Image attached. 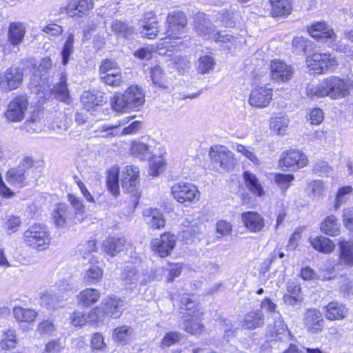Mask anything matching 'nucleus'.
Here are the masks:
<instances>
[{
    "label": "nucleus",
    "instance_id": "nucleus-1",
    "mask_svg": "<svg viewBox=\"0 0 353 353\" xmlns=\"http://www.w3.org/2000/svg\"><path fill=\"white\" fill-rule=\"evenodd\" d=\"M352 89V79L332 75L324 79L318 85L312 86L308 92L312 96L328 97L331 99L337 100L349 96Z\"/></svg>",
    "mask_w": 353,
    "mask_h": 353
},
{
    "label": "nucleus",
    "instance_id": "nucleus-2",
    "mask_svg": "<svg viewBox=\"0 0 353 353\" xmlns=\"http://www.w3.org/2000/svg\"><path fill=\"white\" fill-rule=\"evenodd\" d=\"M42 167L31 157H26L6 174V181L12 186L22 188L36 180L41 174Z\"/></svg>",
    "mask_w": 353,
    "mask_h": 353
},
{
    "label": "nucleus",
    "instance_id": "nucleus-3",
    "mask_svg": "<svg viewBox=\"0 0 353 353\" xmlns=\"http://www.w3.org/2000/svg\"><path fill=\"white\" fill-rule=\"evenodd\" d=\"M145 103V94L137 85L129 87L123 94H116L111 101L112 108L119 112L135 110Z\"/></svg>",
    "mask_w": 353,
    "mask_h": 353
},
{
    "label": "nucleus",
    "instance_id": "nucleus-4",
    "mask_svg": "<svg viewBox=\"0 0 353 353\" xmlns=\"http://www.w3.org/2000/svg\"><path fill=\"white\" fill-rule=\"evenodd\" d=\"M22 238L28 248L38 252L48 249L51 243L50 233L48 227L41 223L30 225L23 233Z\"/></svg>",
    "mask_w": 353,
    "mask_h": 353
},
{
    "label": "nucleus",
    "instance_id": "nucleus-5",
    "mask_svg": "<svg viewBox=\"0 0 353 353\" xmlns=\"http://www.w3.org/2000/svg\"><path fill=\"white\" fill-rule=\"evenodd\" d=\"M125 305V300L114 295L107 296L102 300L99 306L91 310L92 315H94L92 320L102 321L105 316L117 319L122 314Z\"/></svg>",
    "mask_w": 353,
    "mask_h": 353
},
{
    "label": "nucleus",
    "instance_id": "nucleus-6",
    "mask_svg": "<svg viewBox=\"0 0 353 353\" xmlns=\"http://www.w3.org/2000/svg\"><path fill=\"white\" fill-rule=\"evenodd\" d=\"M166 23V34L169 37L168 39H180L185 32L188 23L187 17L183 12L174 10L168 14ZM167 37L161 39V41L163 40V41L159 45L163 46V48H168L169 46L168 44L170 41H167Z\"/></svg>",
    "mask_w": 353,
    "mask_h": 353
},
{
    "label": "nucleus",
    "instance_id": "nucleus-7",
    "mask_svg": "<svg viewBox=\"0 0 353 353\" xmlns=\"http://www.w3.org/2000/svg\"><path fill=\"white\" fill-rule=\"evenodd\" d=\"M209 156L212 166L219 172L232 170L235 164L233 152L225 146L211 148Z\"/></svg>",
    "mask_w": 353,
    "mask_h": 353
},
{
    "label": "nucleus",
    "instance_id": "nucleus-8",
    "mask_svg": "<svg viewBox=\"0 0 353 353\" xmlns=\"http://www.w3.org/2000/svg\"><path fill=\"white\" fill-rule=\"evenodd\" d=\"M121 276L123 284L130 288H135L138 284L145 285L152 280H159L156 276L147 271L139 270L133 265H126Z\"/></svg>",
    "mask_w": 353,
    "mask_h": 353
},
{
    "label": "nucleus",
    "instance_id": "nucleus-9",
    "mask_svg": "<svg viewBox=\"0 0 353 353\" xmlns=\"http://www.w3.org/2000/svg\"><path fill=\"white\" fill-rule=\"evenodd\" d=\"M272 97L273 89L270 83H260L252 89L248 102L256 108H264L270 105Z\"/></svg>",
    "mask_w": 353,
    "mask_h": 353
},
{
    "label": "nucleus",
    "instance_id": "nucleus-10",
    "mask_svg": "<svg viewBox=\"0 0 353 353\" xmlns=\"http://www.w3.org/2000/svg\"><path fill=\"white\" fill-rule=\"evenodd\" d=\"M29 103L25 95H19L14 98L9 103L5 117L11 122H20L24 119Z\"/></svg>",
    "mask_w": 353,
    "mask_h": 353
},
{
    "label": "nucleus",
    "instance_id": "nucleus-11",
    "mask_svg": "<svg viewBox=\"0 0 353 353\" xmlns=\"http://www.w3.org/2000/svg\"><path fill=\"white\" fill-rule=\"evenodd\" d=\"M23 81V72L18 67H10L0 73V89L6 92L17 89Z\"/></svg>",
    "mask_w": 353,
    "mask_h": 353
},
{
    "label": "nucleus",
    "instance_id": "nucleus-12",
    "mask_svg": "<svg viewBox=\"0 0 353 353\" xmlns=\"http://www.w3.org/2000/svg\"><path fill=\"white\" fill-rule=\"evenodd\" d=\"M172 194L178 202L185 203L198 199L199 192L192 183L179 182L172 187Z\"/></svg>",
    "mask_w": 353,
    "mask_h": 353
},
{
    "label": "nucleus",
    "instance_id": "nucleus-13",
    "mask_svg": "<svg viewBox=\"0 0 353 353\" xmlns=\"http://www.w3.org/2000/svg\"><path fill=\"white\" fill-rule=\"evenodd\" d=\"M307 66L314 72L323 73L336 64L334 57H331L330 54L314 52L307 59Z\"/></svg>",
    "mask_w": 353,
    "mask_h": 353
},
{
    "label": "nucleus",
    "instance_id": "nucleus-14",
    "mask_svg": "<svg viewBox=\"0 0 353 353\" xmlns=\"http://www.w3.org/2000/svg\"><path fill=\"white\" fill-rule=\"evenodd\" d=\"M176 240L175 235L165 232L151 241V248L159 256L165 257L170 255L174 248Z\"/></svg>",
    "mask_w": 353,
    "mask_h": 353
},
{
    "label": "nucleus",
    "instance_id": "nucleus-15",
    "mask_svg": "<svg viewBox=\"0 0 353 353\" xmlns=\"http://www.w3.org/2000/svg\"><path fill=\"white\" fill-rule=\"evenodd\" d=\"M307 163V157L296 150L283 152L279 160V165L286 169L296 170L305 167Z\"/></svg>",
    "mask_w": 353,
    "mask_h": 353
},
{
    "label": "nucleus",
    "instance_id": "nucleus-16",
    "mask_svg": "<svg viewBox=\"0 0 353 353\" xmlns=\"http://www.w3.org/2000/svg\"><path fill=\"white\" fill-rule=\"evenodd\" d=\"M270 69V77L276 83L288 82L292 78L294 74V68L292 65L281 60L272 61Z\"/></svg>",
    "mask_w": 353,
    "mask_h": 353
},
{
    "label": "nucleus",
    "instance_id": "nucleus-17",
    "mask_svg": "<svg viewBox=\"0 0 353 353\" xmlns=\"http://www.w3.org/2000/svg\"><path fill=\"white\" fill-rule=\"evenodd\" d=\"M159 21L153 12H145L140 21L139 33L142 37L154 39L158 32Z\"/></svg>",
    "mask_w": 353,
    "mask_h": 353
},
{
    "label": "nucleus",
    "instance_id": "nucleus-18",
    "mask_svg": "<svg viewBox=\"0 0 353 353\" xmlns=\"http://www.w3.org/2000/svg\"><path fill=\"white\" fill-rule=\"evenodd\" d=\"M241 218L244 226L250 232H261L265 227V219L256 212L248 211L243 212Z\"/></svg>",
    "mask_w": 353,
    "mask_h": 353
},
{
    "label": "nucleus",
    "instance_id": "nucleus-19",
    "mask_svg": "<svg viewBox=\"0 0 353 353\" xmlns=\"http://www.w3.org/2000/svg\"><path fill=\"white\" fill-rule=\"evenodd\" d=\"M307 31L313 38L325 39L326 41L329 40V45L335 41L336 39V34L332 28L323 21L312 23L308 28Z\"/></svg>",
    "mask_w": 353,
    "mask_h": 353
},
{
    "label": "nucleus",
    "instance_id": "nucleus-20",
    "mask_svg": "<svg viewBox=\"0 0 353 353\" xmlns=\"http://www.w3.org/2000/svg\"><path fill=\"white\" fill-rule=\"evenodd\" d=\"M93 6V0H69L65 10L67 14L71 17H81L92 10Z\"/></svg>",
    "mask_w": 353,
    "mask_h": 353
},
{
    "label": "nucleus",
    "instance_id": "nucleus-21",
    "mask_svg": "<svg viewBox=\"0 0 353 353\" xmlns=\"http://www.w3.org/2000/svg\"><path fill=\"white\" fill-rule=\"evenodd\" d=\"M323 323L322 314L319 310L310 309L305 314L304 324L307 331L311 333L321 332L324 325Z\"/></svg>",
    "mask_w": 353,
    "mask_h": 353
},
{
    "label": "nucleus",
    "instance_id": "nucleus-22",
    "mask_svg": "<svg viewBox=\"0 0 353 353\" xmlns=\"http://www.w3.org/2000/svg\"><path fill=\"white\" fill-rule=\"evenodd\" d=\"M118 125H103L101 127V132H105L102 137H109L119 135L133 134L138 132L142 128V123L139 121H134L129 125L124 128L121 132L117 129Z\"/></svg>",
    "mask_w": 353,
    "mask_h": 353
},
{
    "label": "nucleus",
    "instance_id": "nucleus-23",
    "mask_svg": "<svg viewBox=\"0 0 353 353\" xmlns=\"http://www.w3.org/2000/svg\"><path fill=\"white\" fill-rule=\"evenodd\" d=\"M325 316L330 321H339L343 319L348 313L347 307L339 302L332 301L323 307Z\"/></svg>",
    "mask_w": 353,
    "mask_h": 353
},
{
    "label": "nucleus",
    "instance_id": "nucleus-24",
    "mask_svg": "<svg viewBox=\"0 0 353 353\" xmlns=\"http://www.w3.org/2000/svg\"><path fill=\"white\" fill-rule=\"evenodd\" d=\"M68 297L63 294H59L52 290H48L41 294L40 304L43 307L55 310L59 307V302Z\"/></svg>",
    "mask_w": 353,
    "mask_h": 353
},
{
    "label": "nucleus",
    "instance_id": "nucleus-25",
    "mask_svg": "<svg viewBox=\"0 0 353 353\" xmlns=\"http://www.w3.org/2000/svg\"><path fill=\"white\" fill-rule=\"evenodd\" d=\"M52 95L59 101L69 104L71 101L69 90L67 84L66 74L62 72L59 77V81L57 83L51 90Z\"/></svg>",
    "mask_w": 353,
    "mask_h": 353
},
{
    "label": "nucleus",
    "instance_id": "nucleus-26",
    "mask_svg": "<svg viewBox=\"0 0 353 353\" xmlns=\"http://www.w3.org/2000/svg\"><path fill=\"white\" fill-rule=\"evenodd\" d=\"M72 213L65 204H59L52 213L54 223L57 228H63L72 222Z\"/></svg>",
    "mask_w": 353,
    "mask_h": 353
},
{
    "label": "nucleus",
    "instance_id": "nucleus-27",
    "mask_svg": "<svg viewBox=\"0 0 353 353\" xmlns=\"http://www.w3.org/2000/svg\"><path fill=\"white\" fill-rule=\"evenodd\" d=\"M126 243L124 237H108L103 241V248L108 254L114 256L124 250Z\"/></svg>",
    "mask_w": 353,
    "mask_h": 353
},
{
    "label": "nucleus",
    "instance_id": "nucleus-28",
    "mask_svg": "<svg viewBox=\"0 0 353 353\" xmlns=\"http://www.w3.org/2000/svg\"><path fill=\"white\" fill-rule=\"evenodd\" d=\"M265 324L263 314L260 310H255L248 312L244 318L242 326L248 330H254L261 327Z\"/></svg>",
    "mask_w": 353,
    "mask_h": 353
},
{
    "label": "nucleus",
    "instance_id": "nucleus-29",
    "mask_svg": "<svg viewBox=\"0 0 353 353\" xmlns=\"http://www.w3.org/2000/svg\"><path fill=\"white\" fill-rule=\"evenodd\" d=\"M26 32V27L22 23H10L8 32V38L10 44L13 46H17L22 43Z\"/></svg>",
    "mask_w": 353,
    "mask_h": 353
},
{
    "label": "nucleus",
    "instance_id": "nucleus-30",
    "mask_svg": "<svg viewBox=\"0 0 353 353\" xmlns=\"http://www.w3.org/2000/svg\"><path fill=\"white\" fill-rule=\"evenodd\" d=\"M198 304L195 298L190 294H183L180 296L179 307L181 312L188 316H196L199 314Z\"/></svg>",
    "mask_w": 353,
    "mask_h": 353
},
{
    "label": "nucleus",
    "instance_id": "nucleus-31",
    "mask_svg": "<svg viewBox=\"0 0 353 353\" xmlns=\"http://www.w3.org/2000/svg\"><path fill=\"white\" fill-rule=\"evenodd\" d=\"M81 102L84 108L90 110L95 106L101 105L105 102V99L101 92L84 91L81 97Z\"/></svg>",
    "mask_w": 353,
    "mask_h": 353
},
{
    "label": "nucleus",
    "instance_id": "nucleus-32",
    "mask_svg": "<svg viewBox=\"0 0 353 353\" xmlns=\"http://www.w3.org/2000/svg\"><path fill=\"white\" fill-rule=\"evenodd\" d=\"M143 216L148 225L152 229H160L165 226L164 216L157 209H146L143 211Z\"/></svg>",
    "mask_w": 353,
    "mask_h": 353
},
{
    "label": "nucleus",
    "instance_id": "nucleus-33",
    "mask_svg": "<svg viewBox=\"0 0 353 353\" xmlns=\"http://www.w3.org/2000/svg\"><path fill=\"white\" fill-rule=\"evenodd\" d=\"M273 17H286L291 13L292 6L290 0H269Z\"/></svg>",
    "mask_w": 353,
    "mask_h": 353
},
{
    "label": "nucleus",
    "instance_id": "nucleus-34",
    "mask_svg": "<svg viewBox=\"0 0 353 353\" xmlns=\"http://www.w3.org/2000/svg\"><path fill=\"white\" fill-rule=\"evenodd\" d=\"M245 185L250 192L259 197L265 194L263 188L255 174L250 172H245L243 174Z\"/></svg>",
    "mask_w": 353,
    "mask_h": 353
},
{
    "label": "nucleus",
    "instance_id": "nucleus-35",
    "mask_svg": "<svg viewBox=\"0 0 353 353\" xmlns=\"http://www.w3.org/2000/svg\"><path fill=\"white\" fill-rule=\"evenodd\" d=\"M339 259L342 264L352 267L353 265V243L344 239L339 243Z\"/></svg>",
    "mask_w": 353,
    "mask_h": 353
},
{
    "label": "nucleus",
    "instance_id": "nucleus-36",
    "mask_svg": "<svg viewBox=\"0 0 353 353\" xmlns=\"http://www.w3.org/2000/svg\"><path fill=\"white\" fill-rule=\"evenodd\" d=\"M100 298L99 292L93 288H87L82 290L77 296L78 303L88 307L97 303Z\"/></svg>",
    "mask_w": 353,
    "mask_h": 353
},
{
    "label": "nucleus",
    "instance_id": "nucleus-37",
    "mask_svg": "<svg viewBox=\"0 0 353 353\" xmlns=\"http://www.w3.org/2000/svg\"><path fill=\"white\" fill-rule=\"evenodd\" d=\"M269 328L271 335L274 338L272 341H284L288 339L290 332L281 317L274 320L272 329Z\"/></svg>",
    "mask_w": 353,
    "mask_h": 353
},
{
    "label": "nucleus",
    "instance_id": "nucleus-38",
    "mask_svg": "<svg viewBox=\"0 0 353 353\" xmlns=\"http://www.w3.org/2000/svg\"><path fill=\"white\" fill-rule=\"evenodd\" d=\"M12 313L17 321L25 323L33 322L38 315L34 310L22 307H14Z\"/></svg>",
    "mask_w": 353,
    "mask_h": 353
},
{
    "label": "nucleus",
    "instance_id": "nucleus-39",
    "mask_svg": "<svg viewBox=\"0 0 353 353\" xmlns=\"http://www.w3.org/2000/svg\"><path fill=\"white\" fill-rule=\"evenodd\" d=\"M310 241L312 247L321 252L329 254L334 251V244L327 237L320 236L310 239Z\"/></svg>",
    "mask_w": 353,
    "mask_h": 353
},
{
    "label": "nucleus",
    "instance_id": "nucleus-40",
    "mask_svg": "<svg viewBox=\"0 0 353 353\" xmlns=\"http://www.w3.org/2000/svg\"><path fill=\"white\" fill-rule=\"evenodd\" d=\"M131 152L141 160L150 159L152 157V147L140 141L132 142Z\"/></svg>",
    "mask_w": 353,
    "mask_h": 353
},
{
    "label": "nucleus",
    "instance_id": "nucleus-41",
    "mask_svg": "<svg viewBox=\"0 0 353 353\" xmlns=\"http://www.w3.org/2000/svg\"><path fill=\"white\" fill-rule=\"evenodd\" d=\"M321 230L327 235L334 236L340 233V225L334 215L327 216L321 224Z\"/></svg>",
    "mask_w": 353,
    "mask_h": 353
},
{
    "label": "nucleus",
    "instance_id": "nucleus-42",
    "mask_svg": "<svg viewBox=\"0 0 353 353\" xmlns=\"http://www.w3.org/2000/svg\"><path fill=\"white\" fill-rule=\"evenodd\" d=\"M21 223V217L13 214H8L3 219V229L9 235L17 232Z\"/></svg>",
    "mask_w": 353,
    "mask_h": 353
},
{
    "label": "nucleus",
    "instance_id": "nucleus-43",
    "mask_svg": "<svg viewBox=\"0 0 353 353\" xmlns=\"http://www.w3.org/2000/svg\"><path fill=\"white\" fill-rule=\"evenodd\" d=\"M133 334V329L130 326H121L117 327L113 333V339L121 345L128 343L132 339Z\"/></svg>",
    "mask_w": 353,
    "mask_h": 353
},
{
    "label": "nucleus",
    "instance_id": "nucleus-44",
    "mask_svg": "<svg viewBox=\"0 0 353 353\" xmlns=\"http://www.w3.org/2000/svg\"><path fill=\"white\" fill-rule=\"evenodd\" d=\"M119 169L117 167H112L107 176L108 188L114 196L118 195L119 192Z\"/></svg>",
    "mask_w": 353,
    "mask_h": 353
},
{
    "label": "nucleus",
    "instance_id": "nucleus-45",
    "mask_svg": "<svg viewBox=\"0 0 353 353\" xmlns=\"http://www.w3.org/2000/svg\"><path fill=\"white\" fill-rule=\"evenodd\" d=\"M17 339L16 331L14 329H8L3 334V338L0 341V350H9L16 347Z\"/></svg>",
    "mask_w": 353,
    "mask_h": 353
},
{
    "label": "nucleus",
    "instance_id": "nucleus-46",
    "mask_svg": "<svg viewBox=\"0 0 353 353\" xmlns=\"http://www.w3.org/2000/svg\"><path fill=\"white\" fill-rule=\"evenodd\" d=\"M103 270L98 266L92 265L85 272L83 281L86 284L97 283L102 279Z\"/></svg>",
    "mask_w": 353,
    "mask_h": 353
},
{
    "label": "nucleus",
    "instance_id": "nucleus-47",
    "mask_svg": "<svg viewBox=\"0 0 353 353\" xmlns=\"http://www.w3.org/2000/svg\"><path fill=\"white\" fill-rule=\"evenodd\" d=\"M74 36L70 34L65 41L61 50V62L63 65H66L70 59V57L74 52Z\"/></svg>",
    "mask_w": 353,
    "mask_h": 353
},
{
    "label": "nucleus",
    "instance_id": "nucleus-48",
    "mask_svg": "<svg viewBox=\"0 0 353 353\" xmlns=\"http://www.w3.org/2000/svg\"><path fill=\"white\" fill-rule=\"evenodd\" d=\"M195 29L198 34L206 38H211L210 35L214 32V30L209 19H203L195 23Z\"/></svg>",
    "mask_w": 353,
    "mask_h": 353
},
{
    "label": "nucleus",
    "instance_id": "nucleus-49",
    "mask_svg": "<svg viewBox=\"0 0 353 353\" xmlns=\"http://www.w3.org/2000/svg\"><path fill=\"white\" fill-rule=\"evenodd\" d=\"M292 48L297 53H306L313 48V43L303 37H296L292 41Z\"/></svg>",
    "mask_w": 353,
    "mask_h": 353
},
{
    "label": "nucleus",
    "instance_id": "nucleus-50",
    "mask_svg": "<svg viewBox=\"0 0 353 353\" xmlns=\"http://www.w3.org/2000/svg\"><path fill=\"white\" fill-rule=\"evenodd\" d=\"M111 28L114 34L125 38L130 37L134 32L132 28L119 20L113 21Z\"/></svg>",
    "mask_w": 353,
    "mask_h": 353
},
{
    "label": "nucleus",
    "instance_id": "nucleus-51",
    "mask_svg": "<svg viewBox=\"0 0 353 353\" xmlns=\"http://www.w3.org/2000/svg\"><path fill=\"white\" fill-rule=\"evenodd\" d=\"M288 124L289 119L286 117L281 116L272 118L270 126L272 130L276 132L279 134H283L285 132Z\"/></svg>",
    "mask_w": 353,
    "mask_h": 353
},
{
    "label": "nucleus",
    "instance_id": "nucleus-52",
    "mask_svg": "<svg viewBox=\"0 0 353 353\" xmlns=\"http://www.w3.org/2000/svg\"><path fill=\"white\" fill-rule=\"evenodd\" d=\"M307 191L310 197L321 198L325 194L324 183L321 180H314L307 185Z\"/></svg>",
    "mask_w": 353,
    "mask_h": 353
},
{
    "label": "nucleus",
    "instance_id": "nucleus-53",
    "mask_svg": "<svg viewBox=\"0 0 353 353\" xmlns=\"http://www.w3.org/2000/svg\"><path fill=\"white\" fill-rule=\"evenodd\" d=\"M215 61L213 57L205 55L201 57L197 62V70L201 74H208L214 69Z\"/></svg>",
    "mask_w": 353,
    "mask_h": 353
},
{
    "label": "nucleus",
    "instance_id": "nucleus-54",
    "mask_svg": "<svg viewBox=\"0 0 353 353\" xmlns=\"http://www.w3.org/2000/svg\"><path fill=\"white\" fill-rule=\"evenodd\" d=\"M94 317V315H92L91 310L88 314L81 312H74L71 316V323L75 327H81L88 322H97V321L92 320V318Z\"/></svg>",
    "mask_w": 353,
    "mask_h": 353
},
{
    "label": "nucleus",
    "instance_id": "nucleus-55",
    "mask_svg": "<svg viewBox=\"0 0 353 353\" xmlns=\"http://www.w3.org/2000/svg\"><path fill=\"white\" fill-rule=\"evenodd\" d=\"M233 148L236 150L239 153H241L245 157H247L253 163L259 165L260 161L256 155L254 153V149L252 147H247L244 145L236 143L233 145Z\"/></svg>",
    "mask_w": 353,
    "mask_h": 353
},
{
    "label": "nucleus",
    "instance_id": "nucleus-56",
    "mask_svg": "<svg viewBox=\"0 0 353 353\" xmlns=\"http://www.w3.org/2000/svg\"><path fill=\"white\" fill-rule=\"evenodd\" d=\"M150 77L154 85L164 89L167 88L163 71L160 66L156 65L151 69Z\"/></svg>",
    "mask_w": 353,
    "mask_h": 353
},
{
    "label": "nucleus",
    "instance_id": "nucleus-57",
    "mask_svg": "<svg viewBox=\"0 0 353 353\" xmlns=\"http://www.w3.org/2000/svg\"><path fill=\"white\" fill-rule=\"evenodd\" d=\"M183 337L181 334L176 332H170L167 333L161 342V346L163 348L175 345L181 342Z\"/></svg>",
    "mask_w": 353,
    "mask_h": 353
},
{
    "label": "nucleus",
    "instance_id": "nucleus-58",
    "mask_svg": "<svg viewBox=\"0 0 353 353\" xmlns=\"http://www.w3.org/2000/svg\"><path fill=\"white\" fill-rule=\"evenodd\" d=\"M261 307L268 312L273 319H280L281 314L276 311L277 305L269 298H265L261 303Z\"/></svg>",
    "mask_w": 353,
    "mask_h": 353
},
{
    "label": "nucleus",
    "instance_id": "nucleus-59",
    "mask_svg": "<svg viewBox=\"0 0 353 353\" xmlns=\"http://www.w3.org/2000/svg\"><path fill=\"white\" fill-rule=\"evenodd\" d=\"M294 179L292 174H276L274 176V181L283 190H286L290 185V182Z\"/></svg>",
    "mask_w": 353,
    "mask_h": 353
},
{
    "label": "nucleus",
    "instance_id": "nucleus-60",
    "mask_svg": "<svg viewBox=\"0 0 353 353\" xmlns=\"http://www.w3.org/2000/svg\"><path fill=\"white\" fill-rule=\"evenodd\" d=\"M52 65V61L50 58L45 57L41 60V62L36 69L34 74L41 78L48 73V71L51 69Z\"/></svg>",
    "mask_w": 353,
    "mask_h": 353
},
{
    "label": "nucleus",
    "instance_id": "nucleus-61",
    "mask_svg": "<svg viewBox=\"0 0 353 353\" xmlns=\"http://www.w3.org/2000/svg\"><path fill=\"white\" fill-rule=\"evenodd\" d=\"M234 14L233 12L221 10L219 12L218 20L222 23L223 26L225 27H233L235 25V21L233 19Z\"/></svg>",
    "mask_w": 353,
    "mask_h": 353
},
{
    "label": "nucleus",
    "instance_id": "nucleus-62",
    "mask_svg": "<svg viewBox=\"0 0 353 353\" xmlns=\"http://www.w3.org/2000/svg\"><path fill=\"white\" fill-rule=\"evenodd\" d=\"M101 80L105 85L112 87H119L124 81L122 72L114 74L113 76L103 77Z\"/></svg>",
    "mask_w": 353,
    "mask_h": 353
},
{
    "label": "nucleus",
    "instance_id": "nucleus-63",
    "mask_svg": "<svg viewBox=\"0 0 353 353\" xmlns=\"http://www.w3.org/2000/svg\"><path fill=\"white\" fill-rule=\"evenodd\" d=\"M68 201L72 206L76 214L82 215L85 213V207L80 198L74 194H69Z\"/></svg>",
    "mask_w": 353,
    "mask_h": 353
},
{
    "label": "nucleus",
    "instance_id": "nucleus-64",
    "mask_svg": "<svg viewBox=\"0 0 353 353\" xmlns=\"http://www.w3.org/2000/svg\"><path fill=\"white\" fill-rule=\"evenodd\" d=\"M343 223L350 231H353V208H347L343 212Z\"/></svg>",
    "mask_w": 353,
    "mask_h": 353
}]
</instances>
